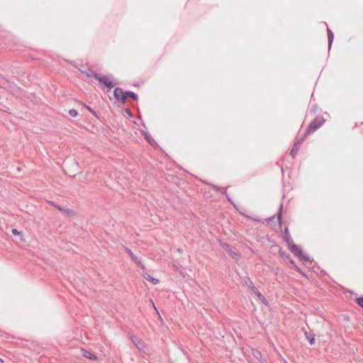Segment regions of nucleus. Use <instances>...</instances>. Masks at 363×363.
Returning a JSON list of instances; mask_svg holds the SVG:
<instances>
[{"instance_id":"f257e3e1","label":"nucleus","mask_w":363,"mask_h":363,"mask_svg":"<svg viewBox=\"0 0 363 363\" xmlns=\"http://www.w3.org/2000/svg\"><path fill=\"white\" fill-rule=\"evenodd\" d=\"M93 77L109 89H112L115 86L112 79L108 76H99L97 74H93Z\"/></svg>"},{"instance_id":"f03ea898","label":"nucleus","mask_w":363,"mask_h":363,"mask_svg":"<svg viewBox=\"0 0 363 363\" xmlns=\"http://www.w3.org/2000/svg\"><path fill=\"white\" fill-rule=\"evenodd\" d=\"M126 92L122 89L117 87L114 90V96L118 101L125 103L126 101Z\"/></svg>"},{"instance_id":"7ed1b4c3","label":"nucleus","mask_w":363,"mask_h":363,"mask_svg":"<svg viewBox=\"0 0 363 363\" xmlns=\"http://www.w3.org/2000/svg\"><path fill=\"white\" fill-rule=\"evenodd\" d=\"M132 341L138 350H143L145 349V343L138 337H133Z\"/></svg>"},{"instance_id":"20e7f679","label":"nucleus","mask_w":363,"mask_h":363,"mask_svg":"<svg viewBox=\"0 0 363 363\" xmlns=\"http://www.w3.org/2000/svg\"><path fill=\"white\" fill-rule=\"evenodd\" d=\"M321 121H319V120H314L311 124H310V126H309V129H308V131L309 132H313L315 131V130H317L318 128H319L321 125Z\"/></svg>"},{"instance_id":"39448f33","label":"nucleus","mask_w":363,"mask_h":363,"mask_svg":"<svg viewBox=\"0 0 363 363\" xmlns=\"http://www.w3.org/2000/svg\"><path fill=\"white\" fill-rule=\"evenodd\" d=\"M251 290L263 303L266 302L265 298L254 285L252 286Z\"/></svg>"},{"instance_id":"423d86ee","label":"nucleus","mask_w":363,"mask_h":363,"mask_svg":"<svg viewBox=\"0 0 363 363\" xmlns=\"http://www.w3.org/2000/svg\"><path fill=\"white\" fill-rule=\"evenodd\" d=\"M143 277L148 281H150L151 284L155 285V284H157L159 283V279H155L154 277H152L151 275H150L149 274H143Z\"/></svg>"},{"instance_id":"0eeeda50","label":"nucleus","mask_w":363,"mask_h":363,"mask_svg":"<svg viewBox=\"0 0 363 363\" xmlns=\"http://www.w3.org/2000/svg\"><path fill=\"white\" fill-rule=\"evenodd\" d=\"M82 355L91 360H98V357L96 356L86 350H82Z\"/></svg>"},{"instance_id":"6e6552de","label":"nucleus","mask_w":363,"mask_h":363,"mask_svg":"<svg viewBox=\"0 0 363 363\" xmlns=\"http://www.w3.org/2000/svg\"><path fill=\"white\" fill-rule=\"evenodd\" d=\"M127 252L129 254L132 259L141 268H144V266L142 264V263L138 260V258L135 255H133V253L129 250H127Z\"/></svg>"},{"instance_id":"1a4fd4ad","label":"nucleus","mask_w":363,"mask_h":363,"mask_svg":"<svg viewBox=\"0 0 363 363\" xmlns=\"http://www.w3.org/2000/svg\"><path fill=\"white\" fill-rule=\"evenodd\" d=\"M287 245H288V247L289 248V250L292 252H294L295 255L297 254V252H298V248L295 244L293 243L292 241H291L290 242H288Z\"/></svg>"},{"instance_id":"9d476101","label":"nucleus","mask_w":363,"mask_h":363,"mask_svg":"<svg viewBox=\"0 0 363 363\" xmlns=\"http://www.w3.org/2000/svg\"><path fill=\"white\" fill-rule=\"evenodd\" d=\"M283 239L285 240L286 243L292 241L288 228H286L284 229V235H283Z\"/></svg>"},{"instance_id":"9b49d317","label":"nucleus","mask_w":363,"mask_h":363,"mask_svg":"<svg viewBox=\"0 0 363 363\" xmlns=\"http://www.w3.org/2000/svg\"><path fill=\"white\" fill-rule=\"evenodd\" d=\"M305 335L306 336V338L308 340L310 345H314L315 341L314 337H310L311 335L307 333H306Z\"/></svg>"},{"instance_id":"f8f14e48","label":"nucleus","mask_w":363,"mask_h":363,"mask_svg":"<svg viewBox=\"0 0 363 363\" xmlns=\"http://www.w3.org/2000/svg\"><path fill=\"white\" fill-rule=\"evenodd\" d=\"M329 45L330 46L333 40V34L330 30H328Z\"/></svg>"},{"instance_id":"ddd939ff","label":"nucleus","mask_w":363,"mask_h":363,"mask_svg":"<svg viewBox=\"0 0 363 363\" xmlns=\"http://www.w3.org/2000/svg\"><path fill=\"white\" fill-rule=\"evenodd\" d=\"M125 95H126V98L128 96H129V97L133 98L134 100H137L138 99L137 95L135 93H133V92H131V91L126 92Z\"/></svg>"},{"instance_id":"4468645a","label":"nucleus","mask_w":363,"mask_h":363,"mask_svg":"<svg viewBox=\"0 0 363 363\" xmlns=\"http://www.w3.org/2000/svg\"><path fill=\"white\" fill-rule=\"evenodd\" d=\"M79 72H80L82 74L85 75V76H86V77H93V74H95V73H94V72H91L90 73H88V72H86V71H84V70H81V69L79 70Z\"/></svg>"},{"instance_id":"2eb2a0df","label":"nucleus","mask_w":363,"mask_h":363,"mask_svg":"<svg viewBox=\"0 0 363 363\" xmlns=\"http://www.w3.org/2000/svg\"><path fill=\"white\" fill-rule=\"evenodd\" d=\"M78 113L77 111L75 109H70L69 111V115L72 117H76L77 116Z\"/></svg>"},{"instance_id":"dca6fc26","label":"nucleus","mask_w":363,"mask_h":363,"mask_svg":"<svg viewBox=\"0 0 363 363\" xmlns=\"http://www.w3.org/2000/svg\"><path fill=\"white\" fill-rule=\"evenodd\" d=\"M298 146L296 145H294L291 151V155H292L293 157H295V155L296 154V152L298 151Z\"/></svg>"},{"instance_id":"f3484780","label":"nucleus","mask_w":363,"mask_h":363,"mask_svg":"<svg viewBox=\"0 0 363 363\" xmlns=\"http://www.w3.org/2000/svg\"><path fill=\"white\" fill-rule=\"evenodd\" d=\"M279 255L284 259L289 258V256L287 255L286 252L281 250H279Z\"/></svg>"},{"instance_id":"a211bd4d","label":"nucleus","mask_w":363,"mask_h":363,"mask_svg":"<svg viewBox=\"0 0 363 363\" xmlns=\"http://www.w3.org/2000/svg\"><path fill=\"white\" fill-rule=\"evenodd\" d=\"M230 256L234 259H238L239 257L238 254L235 252H230Z\"/></svg>"},{"instance_id":"6ab92c4d","label":"nucleus","mask_w":363,"mask_h":363,"mask_svg":"<svg viewBox=\"0 0 363 363\" xmlns=\"http://www.w3.org/2000/svg\"><path fill=\"white\" fill-rule=\"evenodd\" d=\"M253 355L257 358V359H259L261 358V353L259 352V351H254L253 352Z\"/></svg>"},{"instance_id":"aec40b11","label":"nucleus","mask_w":363,"mask_h":363,"mask_svg":"<svg viewBox=\"0 0 363 363\" xmlns=\"http://www.w3.org/2000/svg\"><path fill=\"white\" fill-rule=\"evenodd\" d=\"M357 303L363 308V297L358 298L357 299Z\"/></svg>"},{"instance_id":"412c9836","label":"nucleus","mask_w":363,"mask_h":363,"mask_svg":"<svg viewBox=\"0 0 363 363\" xmlns=\"http://www.w3.org/2000/svg\"><path fill=\"white\" fill-rule=\"evenodd\" d=\"M290 263L296 270L300 271L299 268L295 264L293 260H290Z\"/></svg>"},{"instance_id":"4be33fe9","label":"nucleus","mask_w":363,"mask_h":363,"mask_svg":"<svg viewBox=\"0 0 363 363\" xmlns=\"http://www.w3.org/2000/svg\"><path fill=\"white\" fill-rule=\"evenodd\" d=\"M12 233H13V235H18V234H19V232H18L16 229L13 228V229L12 230Z\"/></svg>"},{"instance_id":"5701e85b","label":"nucleus","mask_w":363,"mask_h":363,"mask_svg":"<svg viewBox=\"0 0 363 363\" xmlns=\"http://www.w3.org/2000/svg\"><path fill=\"white\" fill-rule=\"evenodd\" d=\"M248 282H249V287L251 289L252 286L254 285L253 283L252 282V281L250 279H248Z\"/></svg>"},{"instance_id":"b1692460","label":"nucleus","mask_w":363,"mask_h":363,"mask_svg":"<svg viewBox=\"0 0 363 363\" xmlns=\"http://www.w3.org/2000/svg\"><path fill=\"white\" fill-rule=\"evenodd\" d=\"M56 208H57L59 211H62H62H64V209H63V208H62L61 207L56 206Z\"/></svg>"},{"instance_id":"393cba45","label":"nucleus","mask_w":363,"mask_h":363,"mask_svg":"<svg viewBox=\"0 0 363 363\" xmlns=\"http://www.w3.org/2000/svg\"><path fill=\"white\" fill-rule=\"evenodd\" d=\"M279 223L281 224V214L279 215Z\"/></svg>"}]
</instances>
